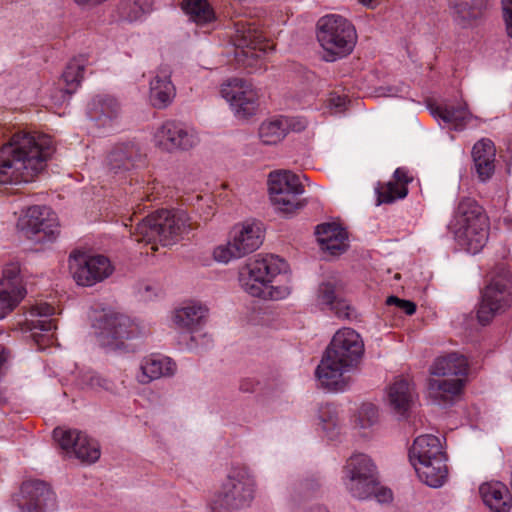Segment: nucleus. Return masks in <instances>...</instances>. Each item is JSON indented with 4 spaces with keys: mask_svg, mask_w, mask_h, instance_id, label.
Instances as JSON below:
<instances>
[{
    "mask_svg": "<svg viewBox=\"0 0 512 512\" xmlns=\"http://www.w3.org/2000/svg\"><path fill=\"white\" fill-rule=\"evenodd\" d=\"M54 153L50 136L16 133L0 148V184L28 183Z\"/></svg>",
    "mask_w": 512,
    "mask_h": 512,
    "instance_id": "1",
    "label": "nucleus"
},
{
    "mask_svg": "<svg viewBox=\"0 0 512 512\" xmlns=\"http://www.w3.org/2000/svg\"><path fill=\"white\" fill-rule=\"evenodd\" d=\"M363 352V341L355 330H338L316 369V376L321 385L329 390H344L346 382L343 374L356 366Z\"/></svg>",
    "mask_w": 512,
    "mask_h": 512,
    "instance_id": "2",
    "label": "nucleus"
},
{
    "mask_svg": "<svg viewBox=\"0 0 512 512\" xmlns=\"http://www.w3.org/2000/svg\"><path fill=\"white\" fill-rule=\"evenodd\" d=\"M286 268L284 260L275 255H257L239 271V283L253 297L278 300L289 294L287 288L271 285L274 277Z\"/></svg>",
    "mask_w": 512,
    "mask_h": 512,
    "instance_id": "3",
    "label": "nucleus"
},
{
    "mask_svg": "<svg viewBox=\"0 0 512 512\" xmlns=\"http://www.w3.org/2000/svg\"><path fill=\"white\" fill-rule=\"evenodd\" d=\"M451 228L460 245L476 254L488 241L489 218L475 199L464 197L454 211Z\"/></svg>",
    "mask_w": 512,
    "mask_h": 512,
    "instance_id": "4",
    "label": "nucleus"
},
{
    "mask_svg": "<svg viewBox=\"0 0 512 512\" xmlns=\"http://www.w3.org/2000/svg\"><path fill=\"white\" fill-rule=\"evenodd\" d=\"M190 229V218L185 211L160 210L138 223L133 236L137 242L151 244V249L155 251L157 242L163 246L171 245Z\"/></svg>",
    "mask_w": 512,
    "mask_h": 512,
    "instance_id": "5",
    "label": "nucleus"
},
{
    "mask_svg": "<svg viewBox=\"0 0 512 512\" xmlns=\"http://www.w3.org/2000/svg\"><path fill=\"white\" fill-rule=\"evenodd\" d=\"M317 39L325 52V61L334 62L353 51L357 42V32L354 25L345 17L328 14L318 20Z\"/></svg>",
    "mask_w": 512,
    "mask_h": 512,
    "instance_id": "6",
    "label": "nucleus"
},
{
    "mask_svg": "<svg viewBox=\"0 0 512 512\" xmlns=\"http://www.w3.org/2000/svg\"><path fill=\"white\" fill-rule=\"evenodd\" d=\"M256 492L255 477L246 466H233L212 504L213 512H232L249 507Z\"/></svg>",
    "mask_w": 512,
    "mask_h": 512,
    "instance_id": "7",
    "label": "nucleus"
},
{
    "mask_svg": "<svg viewBox=\"0 0 512 512\" xmlns=\"http://www.w3.org/2000/svg\"><path fill=\"white\" fill-rule=\"evenodd\" d=\"M269 193L272 204L285 214H293L306 205L301 199L304 186L300 176L291 171L280 170L269 174Z\"/></svg>",
    "mask_w": 512,
    "mask_h": 512,
    "instance_id": "8",
    "label": "nucleus"
},
{
    "mask_svg": "<svg viewBox=\"0 0 512 512\" xmlns=\"http://www.w3.org/2000/svg\"><path fill=\"white\" fill-rule=\"evenodd\" d=\"M342 479L354 498L367 499L375 492L376 466L368 455L355 453L347 459Z\"/></svg>",
    "mask_w": 512,
    "mask_h": 512,
    "instance_id": "9",
    "label": "nucleus"
},
{
    "mask_svg": "<svg viewBox=\"0 0 512 512\" xmlns=\"http://www.w3.org/2000/svg\"><path fill=\"white\" fill-rule=\"evenodd\" d=\"M512 305V274L502 272L491 280L482 292L477 318L482 325L488 324L493 317Z\"/></svg>",
    "mask_w": 512,
    "mask_h": 512,
    "instance_id": "10",
    "label": "nucleus"
},
{
    "mask_svg": "<svg viewBox=\"0 0 512 512\" xmlns=\"http://www.w3.org/2000/svg\"><path fill=\"white\" fill-rule=\"evenodd\" d=\"M234 28L231 39L237 49L236 58L239 62L251 66L253 60L272 49V44L266 40L254 23L239 20L234 23Z\"/></svg>",
    "mask_w": 512,
    "mask_h": 512,
    "instance_id": "11",
    "label": "nucleus"
},
{
    "mask_svg": "<svg viewBox=\"0 0 512 512\" xmlns=\"http://www.w3.org/2000/svg\"><path fill=\"white\" fill-rule=\"evenodd\" d=\"M221 95L229 102L238 119H248L258 110V93L252 83L247 80L228 79L221 85Z\"/></svg>",
    "mask_w": 512,
    "mask_h": 512,
    "instance_id": "12",
    "label": "nucleus"
},
{
    "mask_svg": "<svg viewBox=\"0 0 512 512\" xmlns=\"http://www.w3.org/2000/svg\"><path fill=\"white\" fill-rule=\"evenodd\" d=\"M69 269L75 282L86 287L103 281L113 272L110 260L103 255L72 254L69 257Z\"/></svg>",
    "mask_w": 512,
    "mask_h": 512,
    "instance_id": "13",
    "label": "nucleus"
},
{
    "mask_svg": "<svg viewBox=\"0 0 512 512\" xmlns=\"http://www.w3.org/2000/svg\"><path fill=\"white\" fill-rule=\"evenodd\" d=\"M97 337L102 346L119 349L125 340L133 339L141 334V330L129 317L119 314H108L97 321Z\"/></svg>",
    "mask_w": 512,
    "mask_h": 512,
    "instance_id": "14",
    "label": "nucleus"
},
{
    "mask_svg": "<svg viewBox=\"0 0 512 512\" xmlns=\"http://www.w3.org/2000/svg\"><path fill=\"white\" fill-rule=\"evenodd\" d=\"M53 436L62 450L82 462L94 463L100 457L98 443L82 431L57 427Z\"/></svg>",
    "mask_w": 512,
    "mask_h": 512,
    "instance_id": "15",
    "label": "nucleus"
},
{
    "mask_svg": "<svg viewBox=\"0 0 512 512\" xmlns=\"http://www.w3.org/2000/svg\"><path fill=\"white\" fill-rule=\"evenodd\" d=\"M22 230L38 242L53 241L59 234L56 214L46 206H32L20 220Z\"/></svg>",
    "mask_w": 512,
    "mask_h": 512,
    "instance_id": "16",
    "label": "nucleus"
},
{
    "mask_svg": "<svg viewBox=\"0 0 512 512\" xmlns=\"http://www.w3.org/2000/svg\"><path fill=\"white\" fill-rule=\"evenodd\" d=\"M155 145L166 152L185 151L193 148L199 142L193 128L175 121H165L154 134Z\"/></svg>",
    "mask_w": 512,
    "mask_h": 512,
    "instance_id": "17",
    "label": "nucleus"
},
{
    "mask_svg": "<svg viewBox=\"0 0 512 512\" xmlns=\"http://www.w3.org/2000/svg\"><path fill=\"white\" fill-rule=\"evenodd\" d=\"M17 504L21 512H45L55 504V495L49 485L41 480L22 483Z\"/></svg>",
    "mask_w": 512,
    "mask_h": 512,
    "instance_id": "18",
    "label": "nucleus"
},
{
    "mask_svg": "<svg viewBox=\"0 0 512 512\" xmlns=\"http://www.w3.org/2000/svg\"><path fill=\"white\" fill-rule=\"evenodd\" d=\"M26 289L22 284L20 266L10 263L3 269L0 279V319L11 312L24 298Z\"/></svg>",
    "mask_w": 512,
    "mask_h": 512,
    "instance_id": "19",
    "label": "nucleus"
},
{
    "mask_svg": "<svg viewBox=\"0 0 512 512\" xmlns=\"http://www.w3.org/2000/svg\"><path fill=\"white\" fill-rule=\"evenodd\" d=\"M54 307L48 303H38L30 308L25 320L26 329L39 345L49 342L53 337L56 324L50 318L54 314Z\"/></svg>",
    "mask_w": 512,
    "mask_h": 512,
    "instance_id": "20",
    "label": "nucleus"
},
{
    "mask_svg": "<svg viewBox=\"0 0 512 512\" xmlns=\"http://www.w3.org/2000/svg\"><path fill=\"white\" fill-rule=\"evenodd\" d=\"M172 71L168 65H161L150 81L149 101L154 108L168 107L176 95V88L171 81Z\"/></svg>",
    "mask_w": 512,
    "mask_h": 512,
    "instance_id": "21",
    "label": "nucleus"
},
{
    "mask_svg": "<svg viewBox=\"0 0 512 512\" xmlns=\"http://www.w3.org/2000/svg\"><path fill=\"white\" fill-rule=\"evenodd\" d=\"M141 162L140 147L134 142L116 144L107 156V167L115 174L131 171Z\"/></svg>",
    "mask_w": 512,
    "mask_h": 512,
    "instance_id": "22",
    "label": "nucleus"
},
{
    "mask_svg": "<svg viewBox=\"0 0 512 512\" xmlns=\"http://www.w3.org/2000/svg\"><path fill=\"white\" fill-rule=\"evenodd\" d=\"M413 181L409 170L399 167L394 171L393 180L386 183H378L375 188L377 195L376 204H392L398 199H404L408 195V184Z\"/></svg>",
    "mask_w": 512,
    "mask_h": 512,
    "instance_id": "23",
    "label": "nucleus"
},
{
    "mask_svg": "<svg viewBox=\"0 0 512 512\" xmlns=\"http://www.w3.org/2000/svg\"><path fill=\"white\" fill-rule=\"evenodd\" d=\"M232 243L241 257L258 249L263 242V230L258 222H245L233 229Z\"/></svg>",
    "mask_w": 512,
    "mask_h": 512,
    "instance_id": "24",
    "label": "nucleus"
},
{
    "mask_svg": "<svg viewBox=\"0 0 512 512\" xmlns=\"http://www.w3.org/2000/svg\"><path fill=\"white\" fill-rule=\"evenodd\" d=\"M430 112L437 121L456 131L465 129L473 118L466 103L458 105L445 103L435 107L431 106Z\"/></svg>",
    "mask_w": 512,
    "mask_h": 512,
    "instance_id": "25",
    "label": "nucleus"
},
{
    "mask_svg": "<svg viewBox=\"0 0 512 512\" xmlns=\"http://www.w3.org/2000/svg\"><path fill=\"white\" fill-rule=\"evenodd\" d=\"M416 396L414 386L402 378L396 379L387 391L390 408L400 416H404L410 410Z\"/></svg>",
    "mask_w": 512,
    "mask_h": 512,
    "instance_id": "26",
    "label": "nucleus"
},
{
    "mask_svg": "<svg viewBox=\"0 0 512 512\" xmlns=\"http://www.w3.org/2000/svg\"><path fill=\"white\" fill-rule=\"evenodd\" d=\"M495 156V145L490 139L482 138L474 144L472 157L476 173L481 181L485 182L494 174Z\"/></svg>",
    "mask_w": 512,
    "mask_h": 512,
    "instance_id": "27",
    "label": "nucleus"
},
{
    "mask_svg": "<svg viewBox=\"0 0 512 512\" xmlns=\"http://www.w3.org/2000/svg\"><path fill=\"white\" fill-rule=\"evenodd\" d=\"M176 364L168 357L151 355L142 360L136 378L141 384H148L161 377L171 376L175 373Z\"/></svg>",
    "mask_w": 512,
    "mask_h": 512,
    "instance_id": "28",
    "label": "nucleus"
},
{
    "mask_svg": "<svg viewBox=\"0 0 512 512\" xmlns=\"http://www.w3.org/2000/svg\"><path fill=\"white\" fill-rule=\"evenodd\" d=\"M463 388L460 378H431L428 381V396L437 405H450Z\"/></svg>",
    "mask_w": 512,
    "mask_h": 512,
    "instance_id": "29",
    "label": "nucleus"
},
{
    "mask_svg": "<svg viewBox=\"0 0 512 512\" xmlns=\"http://www.w3.org/2000/svg\"><path fill=\"white\" fill-rule=\"evenodd\" d=\"M317 240L322 250L338 255L347 248V232L336 223H324L316 228Z\"/></svg>",
    "mask_w": 512,
    "mask_h": 512,
    "instance_id": "30",
    "label": "nucleus"
},
{
    "mask_svg": "<svg viewBox=\"0 0 512 512\" xmlns=\"http://www.w3.org/2000/svg\"><path fill=\"white\" fill-rule=\"evenodd\" d=\"M442 458H446V455L442 450L441 442L438 437L431 434L418 436L409 450V460L412 465L414 462L422 463Z\"/></svg>",
    "mask_w": 512,
    "mask_h": 512,
    "instance_id": "31",
    "label": "nucleus"
},
{
    "mask_svg": "<svg viewBox=\"0 0 512 512\" xmlns=\"http://www.w3.org/2000/svg\"><path fill=\"white\" fill-rule=\"evenodd\" d=\"M484 504L492 512H509L512 497L507 487L500 482L484 483L479 488Z\"/></svg>",
    "mask_w": 512,
    "mask_h": 512,
    "instance_id": "32",
    "label": "nucleus"
},
{
    "mask_svg": "<svg viewBox=\"0 0 512 512\" xmlns=\"http://www.w3.org/2000/svg\"><path fill=\"white\" fill-rule=\"evenodd\" d=\"M207 312L205 306L191 303L174 311L173 323L177 329L191 333L204 323Z\"/></svg>",
    "mask_w": 512,
    "mask_h": 512,
    "instance_id": "33",
    "label": "nucleus"
},
{
    "mask_svg": "<svg viewBox=\"0 0 512 512\" xmlns=\"http://www.w3.org/2000/svg\"><path fill=\"white\" fill-rule=\"evenodd\" d=\"M120 112L118 101L108 95H97L89 104L88 115L99 126L108 125Z\"/></svg>",
    "mask_w": 512,
    "mask_h": 512,
    "instance_id": "34",
    "label": "nucleus"
},
{
    "mask_svg": "<svg viewBox=\"0 0 512 512\" xmlns=\"http://www.w3.org/2000/svg\"><path fill=\"white\" fill-rule=\"evenodd\" d=\"M419 479L426 485L434 488L441 487L446 481L448 469L446 458L435 459L413 465Z\"/></svg>",
    "mask_w": 512,
    "mask_h": 512,
    "instance_id": "35",
    "label": "nucleus"
},
{
    "mask_svg": "<svg viewBox=\"0 0 512 512\" xmlns=\"http://www.w3.org/2000/svg\"><path fill=\"white\" fill-rule=\"evenodd\" d=\"M467 370L468 361L466 357L458 353L438 357L430 368L432 375L441 377L465 375Z\"/></svg>",
    "mask_w": 512,
    "mask_h": 512,
    "instance_id": "36",
    "label": "nucleus"
},
{
    "mask_svg": "<svg viewBox=\"0 0 512 512\" xmlns=\"http://www.w3.org/2000/svg\"><path fill=\"white\" fill-rule=\"evenodd\" d=\"M454 15L462 25H469L480 18L488 6V0H449Z\"/></svg>",
    "mask_w": 512,
    "mask_h": 512,
    "instance_id": "37",
    "label": "nucleus"
},
{
    "mask_svg": "<svg viewBox=\"0 0 512 512\" xmlns=\"http://www.w3.org/2000/svg\"><path fill=\"white\" fill-rule=\"evenodd\" d=\"M153 9V0H121L117 13L121 20L133 23L141 21Z\"/></svg>",
    "mask_w": 512,
    "mask_h": 512,
    "instance_id": "38",
    "label": "nucleus"
},
{
    "mask_svg": "<svg viewBox=\"0 0 512 512\" xmlns=\"http://www.w3.org/2000/svg\"><path fill=\"white\" fill-rule=\"evenodd\" d=\"M86 60L83 58H74L66 66L62 79L65 83L63 98L70 97L79 87L84 77Z\"/></svg>",
    "mask_w": 512,
    "mask_h": 512,
    "instance_id": "39",
    "label": "nucleus"
},
{
    "mask_svg": "<svg viewBox=\"0 0 512 512\" xmlns=\"http://www.w3.org/2000/svg\"><path fill=\"white\" fill-rule=\"evenodd\" d=\"M289 123L286 118H276L263 122L259 127V137L262 143L274 145L287 134Z\"/></svg>",
    "mask_w": 512,
    "mask_h": 512,
    "instance_id": "40",
    "label": "nucleus"
},
{
    "mask_svg": "<svg viewBox=\"0 0 512 512\" xmlns=\"http://www.w3.org/2000/svg\"><path fill=\"white\" fill-rule=\"evenodd\" d=\"M183 11L197 24L211 22L215 15L207 0H183Z\"/></svg>",
    "mask_w": 512,
    "mask_h": 512,
    "instance_id": "41",
    "label": "nucleus"
},
{
    "mask_svg": "<svg viewBox=\"0 0 512 512\" xmlns=\"http://www.w3.org/2000/svg\"><path fill=\"white\" fill-rule=\"evenodd\" d=\"M80 382L84 387L96 391L105 390L112 392L115 389V384L113 381L102 377L100 374L94 371H87L83 373L81 375Z\"/></svg>",
    "mask_w": 512,
    "mask_h": 512,
    "instance_id": "42",
    "label": "nucleus"
},
{
    "mask_svg": "<svg viewBox=\"0 0 512 512\" xmlns=\"http://www.w3.org/2000/svg\"><path fill=\"white\" fill-rule=\"evenodd\" d=\"M378 421V410L373 404H364L358 412L357 424L362 429H367Z\"/></svg>",
    "mask_w": 512,
    "mask_h": 512,
    "instance_id": "43",
    "label": "nucleus"
},
{
    "mask_svg": "<svg viewBox=\"0 0 512 512\" xmlns=\"http://www.w3.org/2000/svg\"><path fill=\"white\" fill-rule=\"evenodd\" d=\"M161 189L162 186L155 180L148 182L145 186L140 187L138 191L133 192L134 201H154L160 196Z\"/></svg>",
    "mask_w": 512,
    "mask_h": 512,
    "instance_id": "44",
    "label": "nucleus"
},
{
    "mask_svg": "<svg viewBox=\"0 0 512 512\" xmlns=\"http://www.w3.org/2000/svg\"><path fill=\"white\" fill-rule=\"evenodd\" d=\"M214 259L221 263H228L232 259L241 258V255L237 254L236 248L230 240L225 245L216 247L213 251Z\"/></svg>",
    "mask_w": 512,
    "mask_h": 512,
    "instance_id": "45",
    "label": "nucleus"
},
{
    "mask_svg": "<svg viewBox=\"0 0 512 512\" xmlns=\"http://www.w3.org/2000/svg\"><path fill=\"white\" fill-rule=\"evenodd\" d=\"M339 298L335 294V287L331 283H322L318 288V302L331 307Z\"/></svg>",
    "mask_w": 512,
    "mask_h": 512,
    "instance_id": "46",
    "label": "nucleus"
},
{
    "mask_svg": "<svg viewBox=\"0 0 512 512\" xmlns=\"http://www.w3.org/2000/svg\"><path fill=\"white\" fill-rule=\"evenodd\" d=\"M388 305H396L407 315H413L416 312V304L409 300H403L396 296H389L386 300Z\"/></svg>",
    "mask_w": 512,
    "mask_h": 512,
    "instance_id": "47",
    "label": "nucleus"
},
{
    "mask_svg": "<svg viewBox=\"0 0 512 512\" xmlns=\"http://www.w3.org/2000/svg\"><path fill=\"white\" fill-rule=\"evenodd\" d=\"M502 9L507 35L512 38V0H502Z\"/></svg>",
    "mask_w": 512,
    "mask_h": 512,
    "instance_id": "48",
    "label": "nucleus"
},
{
    "mask_svg": "<svg viewBox=\"0 0 512 512\" xmlns=\"http://www.w3.org/2000/svg\"><path fill=\"white\" fill-rule=\"evenodd\" d=\"M339 318L350 317V305L343 299H338L330 308Z\"/></svg>",
    "mask_w": 512,
    "mask_h": 512,
    "instance_id": "49",
    "label": "nucleus"
},
{
    "mask_svg": "<svg viewBox=\"0 0 512 512\" xmlns=\"http://www.w3.org/2000/svg\"><path fill=\"white\" fill-rule=\"evenodd\" d=\"M327 103L330 108H335L336 111L338 112L344 108V106L346 104V97L336 95V94H331L329 96V98L327 99Z\"/></svg>",
    "mask_w": 512,
    "mask_h": 512,
    "instance_id": "50",
    "label": "nucleus"
},
{
    "mask_svg": "<svg viewBox=\"0 0 512 512\" xmlns=\"http://www.w3.org/2000/svg\"><path fill=\"white\" fill-rule=\"evenodd\" d=\"M377 497L379 501H389L392 499V492L389 489H384L377 495Z\"/></svg>",
    "mask_w": 512,
    "mask_h": 512,
    "instance_id": "51",
    "label": "nucleus"
},
{
    "mask_svg": "<svg viewBox=\"0 0 512 512\" xmlns=\"http://www.w3.org/2000/svg\"><path fill=\"white\" fill-rule=\"evenodd\" d=\"M323 413H324V412L321 410L320 418H321V420H322L324 423H326V425L324 426V429L329 428L330 426H333V427H334V426H336V420L334 419V417H333V416H331V417L329 418V420L327 421L326 419H324V417H323Z\"/></svg>",
    "mask_w": 512,
    "mask_h": 512,
    "instance_id": "52",
    "label": "nucleus"
},
{
    "mask_svg": "<svg viewBox=\"0 0 512 512\" xmlns=\"http://www.w3.org/2000/svg\"><path fill=\"white\" fill-rule=\"evenodd\" d=\"M308 512H328V511L323 506H316V507L311 508Z\"/></svg>",
    "mask_w": 512,
    "mask_h": 512,
    "instance_id": "53",
    "label": "nucleus"
},
{
    "mask_svg": "<svg viewBox=\"0 0 512 512\" xmlns=\"http://www.w3.org/2000/svg\"><path fill=\"white\" fill-rule=\"evenodd\" d=\"M240 389L242 391H245V392H248L250 390H252V388L250 387V385L248 386V384H246L245 381H243L241 384H240Z\"/></svg>",
    "mask_w": 512,
    "mask_h": 512,
    "instance_id": "54",
    "label": "nucleus"
},
{
    "mask_svg": "<svg viewBox=\"0 0 512 512\" xmlns=\"http://www.w3.org/2000/svg\"><path fill=\"white\" fill-rule=\"evenodd\" d=\"M358 1L367 7H373V3L375 0H358Z\"/></svg>",
    "mask_w": 512,
    "mask_h": 512,
    "instance_id": "55",
    "label": "nucleus"
},
{
    "mask_svg": "<svg viewBox=\"0 0 512 512\" xmlns=\"http://www.w3.org/2000/svg\"><path fill=\"white\" fill-rule=\"evenodd\" d=\"M326 409H327V411L329 412V411H330V405H327V406H326Z\"/></svg>",
    "mask_w": 512,
    "mask_h": 512,
    "instance_id": "56",
    "label": "nucleus"
}]
</instances>
